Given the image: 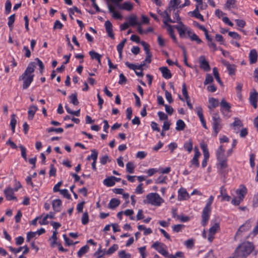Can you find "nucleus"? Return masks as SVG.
<instances>
[{"label": "nucleus", "mask_w": 258, "mask_h": 258, "mask_svg": "<svg viewBox=\"0 0 258 258\" xmlns=\"http://www.w3.org/2000/svg\"><path fill=\"white\" fill-rule=\"evenodd\" d=\"M198 116L200 118V121L202 124L203 126L207 129V125L206 120L204 118V115L203 113V109L201 106H198L195 109Z\"/></svg>", "instance_id": "obj_13"}, {"label": "nucleus", "mask_w": 258, "mask_h": 258, "mask_svg": "<svg viewBox=\"0 0 258 258\" xmlns=\"http://www.w3.org/2000/svg\"><path fill=\"white\" fill-rule=\"evenodd\" d=\"M15 14H13V15L10 16L8 18V25L9 26V27L11 28V29H12L13 25L15 22Z\"/></svg>", "instance_id": "obj_49"}, {"label": "nucleus", "mask_w": 258, "mask_h": 258, "mask_svg": "<svg viewBox=\"0 0 258 258\" xmlns=\"http://www.w3.org/2000/svg\"><path fill=\"white\" fill-rule=\"evenodd\" d=\"M135 168L134 164L132 162H129L126 164V170L129 173H134Z\"/></svg>", "instance_id": "obj_40"}, {"label": "nucleus", "mask_w": 258, "mask_h": 258, "mask_svg": "<svg viewBox=\"0 0 258 258\" xmlns=\"http://www.w3.org/2000/svg\"><path fill=\"white\" fill-rule=\"evenodd\" d=\"M211 115L213 120V129L216 137L222 128V119L218 113H212Z\"/></svg>", "instance_id": "obj_5"}, {"label": "nucleus", "mask_w": 258, "mask_h": 258, "mask_svg": "<svg viewBox=\"0 0 258 258\" xmlns=\"http://www.w3.org/2000/svg\"><path fill=\"white\" fill-rule=\"evenodd\" d=\"M220 105L221 107L226 109L228 111L230 110V109L231 108L230 105L228 103H227L224 99H223L221 100Z\"/></svg>", "instance_id": "obj_46"}, {"label": "nucleus", "mask_w": 258, "mask_h": 258, "mask_svg": "<svg viewBox=\"0 0 258 258\" xmlns=\"http://www.w3.org/2000/svg\"><path fill=\"white\" fill-rule=\"evenodd\" d=\"M171 11H169L168 10V8L164 12L163 14V16H164V21L163 23L165 25L168 26V23H174L175 21H173L170 16V13Z\"/></svg>", "instance_id": "obj_20"}, {"label": "nucleus", "mask_w": 258, "mask_h": 258, "mask_svg": "<svg viewBox=\"0 0 258 258\" xmlns=\"http://www.w3.org/2000/svg\"><path fill=\"white\" fill-rule=\"evenodd\" d=\"M213 75L215 78V79H216V80L217 81V82L221 85L222 84V83L221 81V79H220V76H219V73H218V70L216 68H214L213 69Z\"/></svg>", "instance_id": "obj_43"}, {"label": "nucleus", "mask_w": 258, "mask_h": 258, "mask_svg": "<svg viewBox=\"0 0 258 258\" xmlns=\"http://www.w3.org/2000/svg\"><path fill=\"white\" fill-rule=\"evenodd\" d=\"M182 93L185 99H188L189 97L185 83H183L182 86Z\"/></svg>", "instance_id": "obj_57"}, {"label": "nucleus", "mask_w": 258, "mask_h": 258, "mask_svg": "<svg viewBox=\"0 0 258 258\" xmlns=\"http://www.w3.org/2000/svg\"><path fill=\"white\" fill-rule=\"evenodd\" d=\"M114 179H117V177L114 176L108 177L104 180L103 183L107 186H112L115 184Z\"/></svg>", "instance_id": "obj_30"}, {"label": "nucleus", "mask_w": 258, "mask_h": 258, "mask_svg": "<svg viewBox=\"0 0 258 258\" xmlns=\"http://www.w3.org/2000/svg\"><path fill=\"white\" fill-rule=\"evenodd\" d=\"M15 117H16V115L14 114H13L11 115L10 125L11 126L12 130L13 133L15 132V126L17 123V120L16 119Z\"/></svg>", "instance_id": "obj_42"}, {"label": "nucleus", "mask_w": 258, "mask_h": 258, "mask_svg": "<svg viewBox=\"0 0 258 258\" xmlns=\"http://www.w3.org/2000/svg\"><path fill=\"white\" fill-rule=\"evenodd\" d=\"M213 81V78L210 74H207L206 76V79L204 81V84L207 85L211 83Z\"/></svg>", "instance_id": "obj_59"}, {"label": "nucleus", "mask_w": 258, "mask_h": 258, "mask_svg": "<svg viewBox=\"0 0 258 258\" xmlns=\"http://www.w3.org/2000/svg\"><path fill=\"white\" fill-rule=\"evenodd\" d=\"M15 190L10 186L7 187L4 190L6 199L9 200H16V197L14 196Z\"/></svg>", "instance_id": "obj_10"}, {"label": "nucleus", "mask_w": 258, "mask_h": 258, "mask_svg": "<svg viewBox=\"0 0 258 258\" xmlns=\"http://www.w3.org/2000/svg\"><path fill=\"white\" fill-rule=\"evenodd\" d=\"M222 197L221 201H226L229 202L231 199V197L227 195L226 189L224 186L220 187V195L218 197Z\"/></svg>", "instance_id": "obj_16"}, {"label": "nucleus", "mask_w": 258, "mask_h": 258, "mask_svg": "<svg viewBox=\"0 0 258 258\" xmlns=\"http://www.w3.org/2000/svg\"><path fill=\"white\" fill-rule=\"evenodd\" d=\"M257 100L258 93L254 90V92L250 94L249 97L250 102L254 108L257 107Z\"/></svg>", "instance_id": "obj_15"}, {"label": "nucleus", "mask_w": 258, "mask_h": 258, "mask_svg": "<svg viewBox=\"0 0 258 258\" xmlns=\"http://www.w3.org/2000/svg\"><path fill=\"white\" fill-rule=\"evenodd\" d=\"M91 155L87 157V159L88 160H90L91 159H92L94 161L95 160H97L98 157V152L96 150L93 149L91 150Z\"/></svg>", "instance_id": "obj_41"}, {"label": "nucleus", "mask_w": 258, "mask_h": 258, "mask_svg": "<svg viewBox=\"0 0 258 258\" xmlns=\"http://www.w3.org/2000/svg\"><path fill=\"white\" fill-rule=\"evenodd\" d=\"M228 35L230 37L235 39L239 40L241 39V36L237 33L235 32H229L228 33Z\"/></svg>", "instance_id": "obj_64"}, {"label": "nucleus", "mask_w": 258, "mask_h": 258, "mask_svg": "<svg viewBox=\"0 0 258 258\" xmlns=\"http://www.w3.org/2000/svg\"><path fill=\"white\" fill-rule=\"evenodd\" d=\"M166 176H161L156 179L155 182L157 184H162L166 182Z\"/></svg>", "instance_id": "obj_60"}, {"label": "nucleus", "mask_w": 258, "mask_h": 258, "mask_svg": "<svg viewBox=\"0 0 258 258\" xmlns=\"http://www.w3.org/2000/svg\"><path fill=\"white\" fill-rule=\"evenodd\" d=\"M19 148H20L21 151V156L24 159V160L26 161H27V155H26V150L25 148L22 145H20L19 146Z\"/></svg>", "instance_id": "obj_54"}, {"label": "nucleus", "mask_w": 258, "mask_h": 258, "mask_svg": "<svg viewBox=\"0 0 258 258\" xmlns=\"http://www.w3.org/2000/svg\"><path fill=\"white\" fill-rule=\"evenodd\" d=\"M216 157L217 160L227 159L225 155V149L223 146L221 145L217 150Z\"/></svg>", "instance_id": "obj_14"}, {"label": "nucleus", "mask_w": 258, "mask_h": 258, "mask_svg": "<svg viewBox=\"0 0 258 258\" xmlns=\"http://www.w3.org/2000/svg\"><path fill=\"white\" fill-rule=\"evenodd\" d=\"M60 193L65 198L68 199H71V195L69 194L68 190L67 189H61Z\"/></svg>", "instance_id": "obj_58"}, {"label": "nucleus", "mask_w": 258, "mask_h": 258, "mask_svg": "<svg viewBox=\"0 0 258 258\" xmlns=\"http://www.w3.org/2000/svg\"><path fill=\"white\" fill-rule=\"evenodd\" d=\"M159 70L162 74V76L166 79H169L171 78L172 74L170 70L167 67H161L159 68Z\"/></svg>", "instance_id": "obj_26"}, {"label": "nucleus", "mask_w": 258, "mask_h": 258, "mask_svg": "<svg viewBox=\"0 0 258 258\" xmlns=\"http://www.w3.org/2000/svg\"><path fill=\"white\" fill-rule=\"evenodd\" d=\"M200 67L206 72L210 70V67L208 61L206 60L204 56H201L199 57Z\"/></svg>", "instance_id": "obj_11"}, {"label": "nucleus", "mask_w": 258, "mask_h": 258, "mask_svg": "<svg viewBox=\"0 0 258 258\" xmlns=\"http://www.w3.org/2000/svg\"><path fill=\"white\" fill-rule=\"evenodd\" d=\"M100 160L101 164H102V165L106 164L107 161H110L109 157L107 155H104L102 156V157L100 158Z\"/></svg>", "instance_id": "obj_63"}, {"label": "nucleus", "mask_w": 258, "mask_h": 258, "mask_svg": "<svg viewBox=\"0 0 258 258\" xmlns=\"http://www.w3.org/2000/svg\"><path fill=\"white\" fill-rule=\"evenodd\" d=\"M35 67L34 62H30L24 73L20 77L19 81L22 80L23 81V89L28 88L33 81L34 75L32 73L34 71Z\"/></svg>", "instance_id": "obj_2"}, {"label": "nucleus", "mask_w": 258, "mask_h": 258, "mask_svg": "<svg viewBox=\"0 0 258 258\" xmlns=\"http://www.w3.org/2000/svg\"><path fill=\"white\" fill-rule=\"evenodd\" d=\"M189 13L191 14L192 17L198 19L203 22L205 21L204 17L199 13V5H197L195 10L193 12H189Z\"/></svg>", "instance_id": "obj_24"}, {"label": "nucleus", "mask_w": 258, "mask_h": 258, "mask_svg": "<svg viewBox=\"0 0 258 258\" xmlns=\"http://www.w3.org/2000/svg\"><path fill=\"white\" fill-rule=\"evenodd\" d=\"M180 3V0H170L168 7V10L169 11H171L172 10L174 11L177 8L178 6Z\"/></svg>", "instance_id": "obj_28"}, {"label": "nucleus", "mask_w": 258, "mask_h": 258, "mask_svg": "<svg viewBox=\"0 0 258 258\" xmlns=\"http://www.w3.org/2000/svg\"><path fill=\"white\" fill-rule=\"evenodd\" d=\"M195 155L194 156L193 158L190 161L191 166H194L196 167H198L200 166L199 162L198 159L199 157L201 156V154L200 152L197 147H195L194 148Z\"/></svg>", "instance_id": "obj_8"}, {"label": "nucleus", "mask_w": 258, "mask_h": 258, "mask_svg": "<svg viewBox=\"0 0 258 258\" xmlns=\"http://www.w3.org/2000/svg\"><path fill=\"white\" fill-rule=\"evenodd\" d=\"M254 246L252 243L246 241L244 242L236 248L233 257L234 258H246L253 250Z\"/></svg>", "instance_id": "obj_1"}, {"label": "nucleus", "mask_w": 258, "mask_h": 258, "mask_svg": "<svg viewBox=\"0 0 258 258\" xmlns=\"http://www.w3.org/2000/svg\"><path fill=\"white\" fill-rule=\"evenodd\" d=\"M251 228L250 222L248 220L241 225L238 229L236 236L238 235L241 232L248 230Z\"/></svg>", "instance_id": "obj_17"}, {"label": "nucleus", "mask_w": 258, "mask_h": 258, "mask_svg": "<svg viewBox=\"0 0 258 258\" xmlns=\"http://www.w3.org/2000/svg\"><path fill=\"white\" fill-rule=\"evenodd\" d=\"M101 246H100L98 250L95 252L94 255L96 257V258H101L105 254V252H103L101 250Z\"/></svg>", "instance_id": "obj_52"}, {"label": "nucleus", "mask_w": 258, "mask_h": 258, "mask_svg": "<svg viewBox=\"0 0 258 258\" xmlns=\"http://www.w3.org/2000/svg\"><path fill=\"white\" fill-rule=\"evenodd\" d=\"M236 2V0H227L225 7L228 9L235 8Z\"/></svg>", "instance_id": "obj_37"}, {"label": "nucleus", "mask_w": 258, "mask_h": 258, "mask_svg": "<svg viewBox=\"0 0 258 258\" xmlns=\"http://www.w3.org/2000/svg\"><path fill=\"white\" fill-rule=\"evenodd\" d=\"M178 24L179 25L174 26V27L177 29L180 36L182 37V35H184L187 31V28L182 22H179V23Z\"/></svg>", "instance_id": "obj_19"}, {"label": "nucleus", "mask_w": 258, "mask_h": 258, "mask_svg": "<svg viewBox=\"0 0 258 258\" xmlns=\"http://www.w3.org/2000/svg\"><path fill=\"white\" fill-rule=\"evenodd\" d=\"M184 150H186L190 153L193 149V142L191 139L188 140L185 142L183 145Z\"/></svg>", "instance_id": "obj_31"}, {"label": "nucleus", "mask_w": 258, "mask_h": 258, "mask_svg": "<svg viewBox=\"0 0 258 258\" xmlns=\"http://www.w3.org/2000/svg\"><path fill=\"white\" fill-rule=\"evenodd\" d=\"M220 230V224L219 223H215L209 229L208 240L211 242L214 239V235Z\"/></svg>", "instance_id": "obj_6"}, {"label": "nucleus", "mask_w": 258, "mask_h": 258, "mask_svg": "<svg viewBox=\"0 0 258 258\" xmlns=\"http://www.w3.org/2000/svg\"><path fill=\"white\" fill-rule=\"evenodd\" d=\"M176 130L177 131H183L185 127V124L184 122L181 119H178L176 121Z\"/></svg>", "instance_id": "obj_36"}, {"label": "nucleus", "mask_w": 258, "mask_h": 258, "mask_svg": "<svg viewBox=\"0 0 258 258\" xmlns=\"http://www.w3.org/2000/svg\"><path fill=\"white\" fill-rule=\"evenodd\" d=\"M189 198V196L185 189L181 188L178 190V199L179 201L184 200Z\"/></svg>", "instance_id": "obj_21"}, {"label": "nucleus", "mask_w": 258, "mask_h": 258, "mask_svg": "<svg viewBox=\"0 0 258 258\" xmlns=\"http://www.w3.org/2000/svg\"><path fill=\"white\" fill-rule=\"evenodd\" d=\"M11 6H12V5H11L10 1L7 0L6 3V7H5L6 14H8L10 13V12H11Z\"/></svg>", "instance_id": "obj_62"}, {"label": "nucleus", "mask_w": 258, "mask_h": 258, "mask_svg": "<svg viewBox=\"0 0 258 258\" xmlns=\"http://www.w3.org/2000/svg\"><path fill=\"white\" fill-rule=\"evenodd\" d=\"M118 7L120 9L125 10L128 11H131L133 9V5L130 2H125L122 5H118Z\"/></svg>", "instance_id": "obj_33"}, {"label": "nucleus", "mask_w": 258, "mask_h": 258, "mask_svg": "<svg viewBox=\"0 0 258 258\" xmlns=\"http://www.w3.org/2000/svg\"><path fill=\"white\" fill-rule=\"evenodd\" d=\"M234 122L231 124L234 130H236V127H239L243 125L242 122L239 118L236 117L234 118Z\"/></svg>", "instance_id": "obj_44"}, {"label": "nucleus", "mask_w": 258, "mask_h": 258, "mask_svg": "<svg viewBox=\"0 0 258 258\" xmlns=\"http://www.w3.org/2000/svg\"><path fill=\"white\" fill-rule=\"evenodd\" d=\"M118 248V246L114 244L112 246H111L106 252V254L108 255H110L112 254L114 251H115Z\"/></svg>", "instance_id": "obj_45"}, {"label": "nucleus", "mask_w": 258, "mask_h": 258, "mask_svg": "<svg viewBox=\"0 0 258 258\" xmlns=\"http://www.w3.org/2000/svg\"><path fill=\"white\" fill-rule=\"evenodd\" d=\"M236 193L240 200H243V199L247 193V189L244 186H240V188L236 190Z\"/></svg>", "instance_id": "obj_18"}, {"label": "nucleus", "mask_w": 258, "mask_h": 258, "mask_svg": "<svg viewBox=\"0 0 258 258\" xmlns=\"http://www.w3.org/2000/svg\"><path fill=\"white\" fill-rule=\"evenodd\" d=\"M249 62L251 64L255 63L257 59V53L255 49L250 50L249 54Z\"/></svg>", "instance_id": "obj_25"}, {"label": "nucleus", "mask_w": 258, "mask_h": 258, "mask_svg": "<svg viewBox=\"0 0 258 258\" xmlns=\"http://www.w3.org/2000/svg\"><path fill=\"white\" fill-rule=\"evenodd\" d=\"M128 20L130 26L141 25V23L138 22L137 17L135 15H132L128 17Z\"/></svg>", "instance_id": "obj_27"}, {"label": "nucleus", "mask_w": 258, "mask_h": 258, "mask_svg": "<svg viewBox=\"0 0 258 258\" xmlns=\"http://www.w3.org/2000/svg\"><path fill=\"white\" fill-rule=\"evenodd\" d=\"M214 199V198L213 196H211L209 197L207 204L202 211V220L201 223L203 226L207 225L209 220L210 215L211 212V205L213 202Z\"/></svg>", "instance_id": "obj_3"}, {"label": "nucleus", "mask_w": 258, "mask_h": 258, "mask_svg": "<svg viewBox=\"0 0 258 258\" xmlns=\"http://www.w3.org/2000/svg\"><path fill=\"white\" fill-rule=\"evenodd\" d=\"M191 40L195 41L198 44H201L202 43V40L199 37V36L196 34H193L191 35V37L190 38Z\"/></svg>", "instance_id": "obj_53"}, {"label": "nucleus", "mask_w": 258, "mask_h": 258, "mask_svg": "<svg viewBox=\"0 0 258 258\" xmlns=\"http://www.w3.org/2000/svg\"><path fill=\"white\" fill-rule=\"evenodd\" d=\"M167 27V31H168L170 37L174 41H175L176 40V38L175 35L174 34V30L172 28V26L170 25H168Z\"/></svg>", "instance_id": "obj_47"}, {"label": "nucleus", "mask_w": 258, "mask_h": 258, "mask_svg": "<svg viewBox=\"0 0 258 258\" xmlns=\"http://www.w3.org/2000/svg\"><path fill=\"white\" fill-rule=\"evenodd\" d=\"M108 8L110 13L112 14V17L115 19H121L122 16L115 12L114 8L111 5L108 4Z\"/></svg>", "instance_id": "obj_29"}, {"label": "nucleus", "mask_w": 258, "mask_h": 258, "mask_svg": "<svg viewBox=\"0 0 258 258\" xmlns=\"http://www.w3.org/2000/svg\"><path fill=\"white\" fill-rule=\"evenodd\" d=\"M89 222V216L87 212H85L82 217V223L83 225H86Z\"/></svg>", "instance_id": "obj_51"}, {"label": "nucleus", "mask_w": 258, "mask_h": 258, "mask_svg": "<svg viewBox=\"0 0 258 258\" xmlns=\"http://www.w3.org/2000/svg\"><path fill=\"white\" fill-rule=\"evenodd\" d=\"M145 203L151 204L155 206H160L164 202L163 199L157 193H150L146 196Z\"/></svg>", "instance_id": "obj_4"}, {"label": "nucleus", "mask_w": 258, "mask_h": 258, "mask_svg": "<svg viewBox=\"0 0 258 258\" xmlns=\"http://www.w3.org/2000/svg\"><path fill=\"white\" fill-rule=\"evenodd\" d=\"M209 102V105L208 108L210 110V114H212V113H215L216 112H214V109L219 105L218 100L214 98H210Z\"/></svg>", "instance_id": "obj_12"}, {"label": "nucleus", "mask_w": 258, "mask_h": 258, "mask_svg": "<svg viewBox=\"0 0 258 258\" xmlns=\"http://www.w3.org/2000/svg\"><path fill=\"white\" fill-rule=\"evenodd\" d=\"M218 163L217 164V168L220 174H224L226 172V168L228 167L227 163V159L218 160Z\"/></svg>", "instance_id": "obj_9"}, {"label": "nucleus", "mask_w": 258, "mask_h": 258, "mask_svg": "<svg viewBox=\"0 0 258 258\" xmlns=\"http://www.w3.org/2000/svg\"><path fill=\"white\" fill-rule=\"evenodd\" d=\"M37 234L36 232H29L27 233L26 240L27 242H29L30 240L34 237Z\"/></svg>", "instance_id": "obj_61"}, {"label": "nucleus", "mask_w": 258, "mask_h": 258, "mask_svg": "<svg viewBox=\"0 0 258 258\" xmlns=\"http://www.w3.org/2000/svg\"><path fill=\"white\" fill-rule=\"evenodd\" d=\"M184 227L183 225L182 224H177L175 225L172 227L173 231L175 232H179L181 231L182 228Z\"/></svg>", "instance_id": "obj_55"}, {"label": "nucleus", "mask_w": 258, "mask_h": 258, "mask_svg": "<svg viewBox=\"0 0 258 258\" xmlns=\"http://www.w3.org/2000/svg\"><path fill=\"white\" fill-rule=\"evenodd\" d=\"M105 27L108 36L111 38L114 39V37L112 32V25L111 23L108 20L106 21L105 23Z\"/></svg>", "instance_id": "obj_22"}, {"label": "nucleus", "mask_w": 258, "mask_h": 258, "mask_svg": "<svg viewBox=\"0 0 258 258\" xmlns=\"http://www.w3.org/2000/svg\"><path fill=\"white\" fill-rule=\"evenodd\" d=\"M47 131L48 133H50L52 132H55L58 133H61L63 132V130L62 128L59 127V128H54V127H50L48 129H47Z\"/></svg>", "instance_id": "obj_56"}, {"label": "nucleus", "mask_w": 258, "mask_h": 258, "mask_svg": "<svg viewBox=\"0 0 258 258\" xmlns=\"http://www.w3.org/2000/svg\"><path fill=\"white\" fill-rule=\"evenodd\" d=\"M224 65L226 67L227 69L229 71L230 75H233L235 74V66L234 64H231L228 62H224Z\"/></svg>", "instance_id": "obj_34"}, {"label": "nucleus", "mask_w": 258, "mask_h": 258, "mask_svg": "<svg viewBox=\"0 0 258 258\" xmlns=\"http://www.w3.org/2000/svg\"><path fill=\"white\" fill-rule=\"evenodd\" d=\"M70 99V102L74 105H78L79 103V102L77 98V93H74L71 95L69 97Z\"/></svg>", "instance_id": "obj_39"}, {"label": "nucleus", "mask_w": 258, "mask_h": 258, "mask_svg": "<svg viewBox=\"0 0 258 258\" xmlns=\"http://www.w3.org/2000/svg\"><path fill=\"white\" fill-rule=\"evenodd\" d=\"M89 249V247L87 245H86L84 246H83L82 247H81L80 248V249L78 251L77 254H78V256L79 257H82V256L85 254L86 252H88V250Z\"/></svg>", "instance_id": "obj_38"}, {"label": "nucleus", "mask_w": 258, "mask_h": 258, "mask_svg": "<svg viewBox=\"0 0 258 258\" xmlns=\"http://www.w3.org/2000/svg\"><path fill=\"white\" fill-rule=\"evenodd\" d=\"M118 256L120 258H131V254L126 253L125 250H121L118 252Z\"/></svg>", "instance_id": "obj_48"}, {"label": "nucleus", "mask_w": 258, "mask_h": 258, "mask_svg": "<svg viewBox=\"0 0 258 258\" xmlns=\"http://www.w3.org/2000/svg\"><path fill=\"white\" fill-rule=\"evenodd\" d=\"M89 55H90L92 59H98L99 57H101L102 55L94 51H90L89 52Z\"/></svg>", "instance_id": "obj_50"}, {"label": "nucleus", "mask_w": 258, "mask_h": 258, "mask_svg": "<svg viewBox=\"0 0 258 258\" xmlns=\"http://www.w3.org/2000/svg\"><path fill=\"white\" fill-rule=\"evenodd\" d=\"M164 246L165 245L163 243L158 241L155 242L152 245V248H154L157 251H158V252H159L164 256H166V255H168V252L164 248Z\"/></svg>", "instance_id": "obj_7"}, {"label": "nucleus", "mask_w": 258, "mask_h": 258, "mask_svg": "<svg viewBox=\"0 0 258 258\" xmlns=\"http://www.w3.org/2000/svg\"><path fill=\"white\" fill-rule=\"evenodd\" d=\"M37 110H38V107L34 105H32L29 107L28 111V119L29 120L33 119V118L34 116V115Z\"/></svg>", "instance_id": "obj_23"}, {"label": "nucleus", "mask_w": 258, "mask_h": 258, "mask_svg": "<svg viewBox=\"0 0 258 258\" xmlns=\"http://www.w3.org/2000/svg\"><path fill=\"white\" fill-rule=\"evenodd\" d=\"M61 205V201L59 199L53 200L52 202L53 209L55 212H59L60 211Z\"/></svg>", "instance_id": "obj_32"}, {"label": "nucleus", "mask_w": 258, "mask_h": 258, "mask_svg": "<svg viewBox=\"0 0 258 258\" xmlns=\"http://www.w3.org/2000/svg\"><path fill=\"white\" fill-rule=\"evenodd\" d=\"M120 204V201L117 199H112L108 204V208L109 209H114L118 207Z\"/></svg>", "instance_id": "obj_35"}]
</instances>
